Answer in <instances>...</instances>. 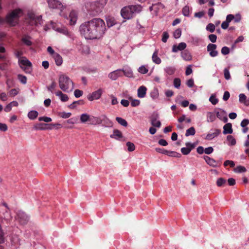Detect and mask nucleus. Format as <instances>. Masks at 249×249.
<instances>
[{
  "label": "nucleus",
  "mask_w": 249,
  "mask_h": 249,
  "mask_svg": "<svg viewBox=\"0 0 249 249\" xmlns=\"http://www.w3.org/2000/svg\"><path fill=\"white\" fill-rule=\"evenodd\" d=\"M83 104H84V101L83 100H79L77 101H74L72 104H71L70 106H69V107L71 109H74L76 107L77 105H83Z\"/></svg>",
  "instance_id": "nucleus-37"
},
{
  "label": "nucleus",
  "mask_w": 249,
  "mask_h": 249,
  "mask_svg": "<svg viewBox=\"0 0 249 249\" xmlns=\"http://www.w3.org/2000/svg\"><path fill=\"white\" fill-rule=\"evenodd\" d=\"M226 183V180L223 178H218L216 180V185L218 187L223 186Z\"/></svg>",
  "instance_id": "nucleus-34"
},
{
  "label": "nucleus",
  "mask_w": 249,
  "mask_h": 249,
  "mask_svg": "<svg viewBox=\"0 0 249 249\" xmlns=\"http://www.w3.org/2000/svg\"><path fill=\"white\" fill-rule=\"evenodd\" d=\"M159 114L157 113H153L150 117V121L152 125L154 127H160L161 126L160 122L158 120Z\"/></svg>",
  "instance_id": "nucleus-10"
},
{
  "label": "nucleus",
  "mask_w": 249,
  "mask_h": 249,
  "mask_svg": "<svg viewBox=\"0 0 249 249\" xmlns=\"http://www.w3.org/2000/svg\"><path fill=\"white\" fill-rule=\"evenodd\" d=\"M107 0H98L93 2H87L85 7L88 13L91 16H95L100 13Z\"/></svg>",
  "instance_id": "nucleus-2"
},
{
  "label": "nucleus",
  "mask_w": 249,
  "mask_h": 249,
  "mask_svg": "<svg viewBox=\"0 0 249 249\" xmlns=\"http://www.w3.org/2000/svg\"><path fill=\"white\" fill-rule=\"evenodd\" d=\"M239 102L242 103H244L246 105H248L249 104L247 103L246 101L247 97L246 96L243 94L241 93L239 94Z\"/></svg>",
  "instance_id": "nucleus-40"
},
{
  "label": "nucleus",
  "mask_w": 249,
  "mask_h": 249,
  "mask_svg": "<svg viewBox=\"0 0 249 249\" xmlns=\"http://www.w3.org/2000/svg\"><path fill=\"white\" fill-rule=\"evenodd\" d=\"M22 12L20 9H16L9 13L5 18V21L12 26H15L18 23L19 18V14Z\"/></svg>",
  "instance_id": "nucleus-4"
},
{
  "label": "nucleus",
  "mask_w": 249,
  "mask_h": 249,
  "mask_svg": "<svg viewBox=\"0 0 249 249\" xmlns=\"http://www.w3.org/2000/svg\"><path fill=\"white\" fill-rule=\"evenodd\" d=\"M142 9L140 5H132L124 7L121 11L122 17L126 19H129L139 13Z\"/></svg>",
  "instance_id": "nucleus-3"
},
{
  "label": "nucleus",
  "mask_w": 249,
  "mask_h": 249,
  "mask_svg": "<svg viewBox=\"0 0 249 249\" xmlns=\"http://www.w3.org/2000/svg\"><path fill=\"white\" fill-rule=\"evenodd\" d=\"M186 47V44L184 42H181L178 45H174L172 47V52L176 53L178 51L184 50Z\"/></svg>",
  "instance_id": "nucleus-17"
},
{
  "label": "nucleus",
  "mask_w": 249,
  "mask_h": 249,
  "mask_svg": "<svg viewBox=\"0 0 249 249\" xmlns=\"http://www.w3.org/2000/svg\"><path fill=\"white\" fill-rule=\"evenodd\" d=\"M207 121L208 122H213L216 119V115L212 112H208L207 113Z\"/></svg>",
  "instance_id": "nucleus-30"
},
{
  "label": "nucleus",
  "mask_w": 249,
  "mask_h": 249,
  "mask_svg": "<svg viewBox=\"0 0 249 249\" xmlns=\"http://www.w3.org/2000/svg\"><path fill=\"white\" fill-rule=\"evenodd\" d=\"M203 158L208 164L213 167L216 166L217 162L213 159L207 156H204Z\"/></svg>",
  "instance_id": "nucleus-24"
},
{
  "label": "nucleus",
  "mask_w": 249,
  "mask_h": 249,
  "mask_svg": "<svg viewBox=\"0 0 249 249\" xmlns=\"http://www.w3.org/2000/svg\"><path fill=\"white\" fill-rule=\"evenodd\" d=\"M158 51L156 50L153 53L152 57V61L156 64H160L161 63L160 58L158 56Z\"/></svg>",
  "instance_id": "nucleus-28"
},
{
  "label": "nucleus",
  "mask_w": 249,
  "mask_h": 249,
  "mask_svg": "<svg viewBox=\"0 0 249 249\" xmlns=\"http://www.w3.org/2000/svg\"><path fill=\"white\" fill-rule=\"evenodd\" d=\"M165 72L169 75H173L175 71V68L172 67H167L164 69Z\"/></svg>",
  "instance_id": "nucleus-41"
},
{
  "label": "nucleus",
  "mask_w": 249,
  "mask_h": 249,
  "mask_svg": "<svg viewBox=\"0 0 249 249\" xmlns=\"http://www.w3.org/2000/svg\"><path fill=\"white\" fill-rule=\"evenodd\" d=\"M182 14L184 16H189V8L187 6H185L182 9Z\"/></svg>",
  "instance_id": "nucleus-54"
},
{
  "label": "nucleus",
  "mask_w": 249,
  "mask_h": 249,
  "mask_svg": "<svg viewBox=\"0 0 249 249\" xmlns=\"http://www.w3.org/2000/svg\"><path fill=\"white\" fill-rule=\"evenodd\" d=\"M31 18L33 19L35 21V24H40L42 22V16H39L36 17L35 15L31 16Z\"/></svg>",
  "instance_id": "nucleus-36"
},
{
  "label": "nucleus",
  "mask_w": 249,
  "mask_h": 249,
  "mask_svg": "<svg viewBox=\"0 0 249 249\" xmlns=\"http://www.w3.org/2000/svg\"><path fill=\"white\" fill-rule=\"evenodd\" d=\"M49 7L53 9H57L61 11L63 9V5L59 0H47Z\"/></svg>",
  "instance_id": "nucleus-9"
},
{
  "label": "nucleus",
  "mask_w": 249,
  "mask_h": 249,
  "mask_svg": "<svg viewBox=\"0 0 249 249\" xmlns=\"http://www.w3.org/2000/svg\"><path fill=\"white\" fill-rule=\"evenodd\" d=\"M247 171L246 168L242 166H238L235 169V171L238 173H243Z\"/></svg>",
  "instance_id": "nucleus-50"
},
{
  "label": "nucleus",
  "mask_w": 249,
  "mask_h": 249,
  "mask_svg": "<svg viewBox=\"0 0 249 249\" xmlns=\"http://www.w3.org/2000/svg\"><path fill=\"white\" fill-rule=\"evenodd\" d=\"M181 35V30L179 28L177 29L174 32L173 36L175 38H179L180 37Z\"/></svg>",
  "instance_id": "nucleus-49"
},
{
  "label": "nucleus",
  "mask_w": 249,
  "mask_h": 249,
  "mask_svg": "<svg viewBox=\"0 0 249 249\" xmlns=\"http://www.w3.org/2000/svg\"><path fill=\"white\" fill-rule=\"evenodd\" d=\"M215 29L214 25L213 23H209L206 26V30L211 33H213Z\"/></svg>",
  "instance_id": "nucleus-46"
},
{
  "label": "nucleus",
  "mask_w": 249,
  "mask_h": 249,
  "mask_svg": "<svg viewBox=\"0 0 249 249\" xmlns=\"http://www.w3.org/2000/svg\"><path fill=\"white\" fill-rule=\"evenodd\" d=\"M106 25L100 18H94L82 23L79 31L86 39H93L100 38L105 33Z\"/></svg>",
  "instance_id": "nucleus-1"
},
{
  "label": "nucleus",
  "mask_w": 249,
  "mask_h": 249,
  "mask_svg": "<svg viewBox=\"0 0 249 249\" xmlns=\"http://www.w3.org/2000/svg\"><path fill=\"white\" fill-rule=\"evenodd\" d=\"M55 94L56 96H58L60 97V100L62 102H66L69 100V97L68 95L63 93L60 90H58V91L56 92Z\"/></svg>",
  "instance_id": "nucleus-29"
},
{
  "label": "nucleus",
  "mask_w": 249,
  "mask_h": 249,
  "mask_svg": "<svg viewBox=\"0 0 249 249\" xmlns=\"http://www.w3.org/2000/svg\"><path fill=\"white\" fill-rule=\"evenodd\" d=\"M233 132L232 124L231 123H227L223 126V133L224 134H231Z\"/></svg>",
  "instance_id": "nucleus-21"
},
{
  "label": "nucleus",
  "mask_w": 249,
  "mask_h": 249,
  "mask_svg": "<svg viewBox=\"0 0 249 249\" xmlns=\"http://www.w3.org/2000/svg\"><path fill=\"white\" fill-rule=\"evenodd\" d=\"M123 75V71L122 70H117L114 71L108 74V77L112 80H115L118 77Z\"/></svg>",
  "instance_id": "nucleus-13"
},
{
  "label": "nucleus",
  "mask_w": 249,
  "mask_h": 249,
  "mask_svg": "<svg viewBox=\"0 0 249 249\" xmlns=\"http://www.w3.org/2000/svg\"><path fill=\"white\" fill-rule=\"evenodd\" d=\"M138 71L142 74H145L148 72V69L145 66H142L139 68Z\"/></svg>",
  "instance_id": "nucleus-55"
},
{
  "label": "nucleus",
  "mask_w": 249,
  "mask_h": 249,
  "mask_svg": "<svg viewBox=\"0 0 249 249\" xmlns=\"http://www.w3.org/2000/svg\"><path fill=\"white\" fill-rule=\"evenodd\" d=\"M58 115L59 117H60L62 118L67 119V118H69L71 115V113H70V112L67 113L65 112H59L58 114Z\"/></svg>",
  "instance_id": "nucleus-45"
},
{
  "label": "nucleus",
  "mask_w": 249,
  "mask_h": 249,
  "mask_svg": "<svg viewBox=\"0 0 249 249\" xmlns=\"http://www.w3.org/2000/svg\"><path fill=\"white\" fill-rule=\"evenodd\" d=\"M195 133H196L195 129L194 127L192 126L186 130V133H185V136L186 137H188L190 135L193 136L195 134Z\"/></svg>",
  "instance_id": "nucleus-38"
},
{
  "label": "nucleus",
  "mask_w": 249,
  "mask_h": 249,
  "mask_svg": "<svg viewBox=\"0 0 249 249\" xmlns=\"http://www.w3.org/2000/svg\"><path fill=\"white\" fill-rule=\"evenodd\" d=\"M123 71V75H125L127 77H133V72L132 71L130 70H122Z\"/></svg>",
  "instance_id": "nucleus-43"
},
{
  "label": "nucleus",
  "mask_w": 249,
  "mask_h": 249,
  "mask_svg": "<svg viewBox=\"0 0 249 249\" xmlns=\"http://www.w3.org/2000/svg\"><path fill=\"white\" fill-rule=\"evenodd\" d=\"M209 101L213 105L217 104L218 102V99L217 98H216V97L213 95H212L210 97Z\"/></svg>",
  "instance_id": "nucleus-56"
},
{
  "label": "nucleus",
  "mask_w": 249,
  "mask_h": 249,
  "mask_svg": "<svg viewBox=\"0 0 249 249\" xmlns=\"http://www.w3.org/2000/svg\"><path fill=\"white\" fill-rule=\"evenodd\" d=\"M186 147H182L181 148V152L183 155H187L189 154L191 150L195 148V145L190 142H186L185 143Z\"/></svg>",
  "instance_id": "nucleus-15"
},
{
  "label": "nucleus",
  "mask_w": 249,
  "mask_h": 249,
  "mask_svg": "<svg viewBox=\"0 0 249 249\" xmlns=\"http://www.w3.org/2000/svg\"><path fill=\"white\" fill-rule=\"evenodd\" d=\"M38 120L39 121H44L45 122H51L52 121V119L50 117H46V116H44V117H40L38 118Z\"/></svg>",
  "instance_id": "nucleus-60"
},
{
  "label": "nucleus",
  "mask_w": 249,
  "mask_h": 249,
  "mask_svg": "<svg viewBox=\"0 0 249 249\" xmlns=\"http://www.w3.org/2000/svg\"><path fill=\"white\" fill-rule=\"evenodd\" d=\"M181 56L186 61H189L192 59V56L187 50H185L181 53Z\"/></svg>",
  "instance_id": "nucleus-31"
},
{
  "label": "nucleus",
  "mask_w": 249,
  "mask_h": 249,
  "mask_svg": "<svg viewBox=\"0 0 249 249\" xmlns=\"http://www.w3.org/2000/svg\"><path fill=\"white\" fill-rule=\"evenodd\" d=\"M90 115L87 113L82 114L80 116V121L82 123H85L86 122H89V119Z\"/></svg>",
  "instance_id": "nucleus-32"
},
{
  "label": "nucleus",
  "mask_w": 249,
  "mask_h": 249,
  "mask_svg": "<svg viewBox=\"0 0 249 249\" xmlns=\"http://www.w3.org/2000/svg\"><path fill=\"white\" fill-rule=\"evenodd\" d=\"M101 124V121L100 120V117H94L93 116L89 117V124L92 125L100 124Z\"/></svg>",
  "instance_id": "nucleus-20"
},
{
  "label": "nucleus",
  "mask_w": 249,
  "mask_h": 249,
  "mask_svg": "<svg viewBox=\"0 0 249 249\" xmlns=\"http://www.w3.org/2000/svg\"><path fill=\"white\" fill-rule=\"evenodd\" d=\"M180 79L178 78H176L174 80V86L175 88L178 89L180 86Z\"/></svg>",
  "instance_id": "nucleus-52"
},
{
  "label": "nucleus",
  "mask_w": 249,
  "mask_h": 249,
  "mask_svg": "<svg viewBox=\"0 0 249 249\" xmlns=\"http://www.w3.org/2000/svg\"><path fill=\"white\" fill-rule=\"evenodd\" d=\"M31 39V37L30 36L27 35H24L21 38V41L26 46H30L33 44V42Z\"/></svg>",
  "instance_id": "nucleus-23"
},
{
  "label": "nucleus",
  "mask_w": 249,
  "mask_h": 249,
  "mask_svg": "<svg viewBox=\"0 0 249 249\" xmlns=\"http://www.w3.org/2000/svg\"><path fill=\"white\" fill-rule=\"evenodd\" d=\"M249 124V120L248 119H245L241 123V126L242 127H245Z\"/></svg>",
  "instance_id": "nucleus-63"
},
{
  "label": "nucleus",
  "mask_w": 249,
  "mask_h": 249,
  "mask_svg": "<svg viewBox=\"0 0 249 249\" xmlns=\"http://www.w3.org/2000/svg\"><path fill=\"white\" fill-rule=\"evenodd\" d=\"M38 112L36 111L32 110L28 113V116L31 120L35 119L38 116Z\"/></svg>",
  "instance_id": "nucleus-35"
},
{
  "label": "nucleus",
  "mask_w": 249,
  "mask_h": 249,
  "mask_svg": "<svg viewBox=\"0 0 249 249\" xmlns=\"http://www.w3.org/2000/svg\"><path fill=\"white\" fill-rule=\"evenodd\" d=\"M216 45L214 44L210 43L207 46V51L209 52L210 55L211 57H215L216 56L218 53L217 51H216Z\"/></svg>",
  "instance_id": "nucleus-12"
},
{
  "label": "nucleus",
  "mask_w": 249,
  "mask_h": 249,
  "mask_svg": "<svg viewBox=\"0 0 249 249\" xmlns=\"http://www.w3.org/2000/svg\"><path fill=\"white\" fill-rule=\"evenodd\" d=\"M150 95L151 97L153 99H156L158 98L159 96V92L158 89L156 88L154 89L153 90L151 91Z\"/></svg>",
  "instance_id": "nucleus-47"
},
{
  "label": "nucleus",
  "mask_w": 249,
  "mask_h": 249,
  "mask_svg": "<svg viewBox=\"0 0 249 249\" xmlns=\"http://www.w3.org/2000/svg\"><path fill=\"white\" fill-rule=\"evenodd\" d=\"M216 117L218 118L219 120L222 121L224 123L228 122V118L227 113L224 110L220 109L219 111L215 112Z\"/></svg>",
  "instance_id": "nucleus-14"
},
{
  "label": "nucleus",
  "mask_w": 249,
  "mask_h": 249,
  "mask_svg": "<svg viewBox=\"0 0 249 249\" xmlns=\"http://www.w3.org/2000/svg\"><path fill=\"white\" fill-rule=\"evenodd\" d=\"M227 140L229 142V145H235L236 140L231 135H228L227 137Z\"/></svg>",
  "instance_id": "nucleus-39"
},
{
  "label": "nucleus",
  "mask_w": 249,
  "mask_h": 249,
  "mask_svg": "<svg viewBox=\"0 0 249 249\" xmlns=\"http://www.w3.org/2000/svg\"><path fill=\"white\" fill-rule=\"evenodd\" d=\"M164 8V6L160 2H158L155 4H153L150 7L149 9L151 11H153L156 14H157L159 11Z\"/></svg>",
  "instance_id": "nucleus-16"
},
{
  "label": "nucleus",
  "mask_w": 249,
  "mask_h": 249,
  "mask_svg": "<svg viewBox=\"0 0 249 249\" xmlns=\"http://www.w3.org/2000/svg\"><path fill=\"white\" fill-rule=\"evenodd\" d=\"M147 89L145 87L142 86L139 88L138 89V96L142 98L145 96Z\"/></svg>",
  "instance_id": "nucleus-22"
},
{
  "label": "nucleus",
  "mask_w": 249,
  "mask_h": 249,
  "mask_svg": "<svg viewBox=\"0 0 249 249\" xmlns=\"http://www.w3.org/2000/svg\"><path fill=\"white\" fill-rule=\"evenodd\" d=\"M53 57L54 58L56 65L60 66L62 64L63 62V59L59 54L56 53L54 54V55L53 56Z\"/></svg>",
  "instance_id": "nucleus-27"
},
{
  "label": "nucleus",
  "mask_w": 249,
  "mask_h": 249,
  "mask_svg": "<svg viewBox=\"0 0 249 249\" xmlns=\"http://www.w3.org/2000/svg\"><path fill=\"white\" fill-rule=\"evenodd\" d=\"M229 53H230V49L228 47L225 46V47H223L221 49V53L223 54L226 55V54H229Z\"/></svg>",
  "instance_id": "nucleus-61"
},
{
  "label": "nucleus",
  "mask_w": 249,
  "mask_h": 249,
  "mask_svg": "<svg viewBox=\"0 0 249 249\" xmlns=\"http://www.w3.org/2000/svg\"><path fill=\"white\" fill-rule=\"evenodd\" d=\"M20 68L27 73H30L32 71V63L25 57H22L18 60Z\"/></svg>",
  "instance_id": "nucleus-7"
},
{
  "label": "nucleus",
  "mask_w": 249,
  "mask_h": 249,
  "mask_svg": "<svg viewBox=\"0 0 249 249\" xmlns=\"http://www.w3.org/2000/svg\"><path fill=\"white\" fill-rule=\"evenodd\" d=\"M83 93V91L77 89L75 90V91L74 92V95L75 97L79 98L82 95Z\"/></svg>",
  "instance_id": "nucleus-59"
},
{
  "label": "nucleus",
  "mask_w": 249,
  "mask_h": 249,
  "mask_svg": "<svg viewBox=\"0 0 249 249\" xmlns=\"http://www.w3.org/2000/svg\"><path fill=\"white\" fill-rule=\"evenodd\" d=\"M126 145L129 151L132 152L135 150V146L133 143L128 142L126 143Z\"/></svg>",
  "instance_id": "nucleus-44"
},
{
  "label": "nucleus",
  "mask_w": 249,
  "mask_h": 249,
  "mask_svg": "<svg viewBox=\"0 0 249 249\" xmlns=\"http://www.w3.org/2000/svg\"><path fill=\"white\" fill-rule=\"evenodd\" d=\"M116 120L117 122L120 124L121 125L126 127L128 125L127 122L126 121L122 118L117 117L116 118Z\"/></svg>",
  "instance_id": "nucleus-33"
},
{
  "label": "nucleus",
  "mask_w": 249,
  "mask_h": 249,
  "mask_svg": "<svg viewBox=\"0 0 249 249\" xmlns=\"http://www.w3.org/2000/svg\"><path fill=\"white\" fill-rule=\"evenodd\" d=\"M56 87V83L54 81H53L52 82L51 85L50 86L47 87V89L48 91L53 93Z\"/></svg>",
  "instance_id": "nucleus-42"
},
{
  "label": "nucleus",
  "mask_w": 249,
  "mask_h": 249,
  "mask_svg": "<svg viewBox=\"0 0 249 249\" xmlns=\"http://www.w3.org/2000/svg\"><path fill=\"white\" fill-rule=\"evenodd\" d=\"M59 86L64 91H68L70 88L73 89V82L70 78L66 75L62 74L59 77Z\"/></svg>",
  "instance_id": "nucleus-5"
},
{
  "label": "nucleus",
  "mask_w": 249,
  "mask_h": 249,
  "mask_svg": "<svg viewBox=\"0 0 249 249\" xmlns=\"http://www.w3.org/2000/svg\"><path fill=\"white\" fill-rule=\"evenodd\" d=\"M110 137L111 138L118 140L123 137V135L120 130L118 129H114L113 130V133L110 135Z\"/></svg>",
  "instance_id": "nucleus-26"
},
{
  "label": "nucleus",
  "mask_w": 249,
  "mask_h": 249,
  "mask_svg": "<svg viewBox=\"0 0 249 249\" xmlns=\"http://www.w3.org/2000/svg\"><path fill=\"white\" fill-rule=\"evenodd\" d=\"M0 218L4 220L7 223L12 219L10 212L5 203H3L2 206H0Z\"/></svg>",
  "instance_id": "nucleus-6"
},
{
  "label": "nucleus",
  "mask_w": 249,
  "mask_h": 249,
  "mask_svg": "<svg viewBox=\"0 0 249 249\" xmlns=\"http://www.w3.org/2000/svg\"><path fill=\"white\" fill-rule=\"evenodd\" d=\"M16 219L21 224H26L29 220V216L23 211H18L15 217Z\"/></svg>",
  "instance_id": "nucleus-8"
},
{
  "label": "nucleus",
  "mask_w": 249,
  "mask_h": 249,
  "mask_svg": "<svg viewBox=\"0 0 249 249\" xmlns=\"http://www.w3.org/2000/svg\"><path fill=\"white\" fill-rule=\"evenodd\" d=\"M208 37L210 40L213 43H214L216 41L217 36L214 34L210 35Z\"/></svg>",
  "instance_id": "nucleus-62"
},
{
  "label": "nucleus",
  "mask_w": 249,
  "mask_h": 249,
  "mask_svg": "<svg viewBox=\"0 0 249 249\" xmlns=\"http://www.w3.org/2000/svg\"><path fill=\"white\" fill-rule=\"evenodd\" d=\"M107 25L108 27H110L112 26L115 24V22L113 19L110 18L107 20Z\"/></svg>",
  "instance_id": "nucleus-64"
},
{
  "label": "nucleus",
  "mask_w": 249,
  "mask_h": 249,
  "mask_svg": "<svg viewBox=\"0 0 249 249\" xmlns=\"http://www.w3.org/2000/svg\"><path fill=\"white\" fill-rule=\"evenodd\" d=\"M18 79L20 81V82L23 84H25L27 83V77L25 76L22 75L21 74H18Z\"/></svg>",
  "instance_id": "nucleus-48"
},
{
  "label": "nucleus",
  "mask_w": 249,
  "mask_h": 249,
  "mask_svg": "<svg viewBox=\"0 0 249 249\" xmlns=\"http://www.w3.org/2000/svg\"><path fill=\"white\" fill-rule=\"evenodd\" d=\"M103 93V89H99L98 90L93 92L92 94L88 96L89 101H92L94 100L99 99Z\"/></svg>",
  "instance_id": "nucleus-11"
},
{
  "label": "nucleus",
  "mask_w": 249,
  "mask_h": 249,
  "mask_svg": "<svg viewBox=\"0 0 249 249\" xmlns=\"http://www.w3.org/2000/svg\"><path fill=\"white\" fill-rule=\"evenodd\" d=\"M69 19L70 24L71 25H73L75 24L77 21V13L75 11H72L70 13Z\"/></svg>",
  "instance_id": "nucleus-18"
},
{
  "label": "nucleus",
  "mask_w": 249,
  "mask_h": 249,
  "mask_svg": "<svg viewBox=\"0 0 249 249\" xmlns=\"http://www.w3.org/2000/svg\"><path fill=\"white\" fill-rule=\"evenodd\" d=\"M220 132L221 131L220 129H214L213 132H210L207 135L205 139L207 140H211L217 137Z\"/></svg>",
  "instance_id": "nucleus-19"
},
{
  "label": "nucleus",
  "mask_w": 249,
  "mask_h": 249,
  "mask_svg": "<svg viewBox=\"0 0 249 249\" xmlns=\"http://www.w3.org/2000/svg\"><path fill=\"white\" fill-rule=\"evenodd\" d=\"M224 77L226 80H229L231 78V75L229 70L227 68H225L224 70Z\"/></svg>",
  "instance_id": "nucleus-53"
},
{
  "label": "nucleus",
  "mask_w": 249,
  "mask_h": 249,
  "mask_svg": "<svg viewBox=\"0 0 249 249\" xmlns=\"http://www.w3.org/2000/svg\"><path fill=\"white\" fill-rule=\"evenodd\" d=\"M100 120L101 124L103 123L106 126H109L112 125V122L106 115L101 116Z\"/></svg>",
  "instance_id": "nucleus-25"
},
{
  "label": "nucleus",
  "mask_w": 249,
  "mask_h": 249,
  "mask_svg": "<svg viewBox=\"0 0 249 249\" xmlns=\"http://www.w3.org/2000/svg\"><path fill=\"white\" fill-rule=\"evenodd\" d=\"M169 36L167 32H164L162 34V37L161 40L162 42L165 43L167 42V39H168Z\"/></svg>",
  "instance_id": "nucleus-57"
},
{
  "label": "nucleus",
  "mask_w": 249,
  "mask_h": 249,
  "mask_svg": "<svg viewBox=\"0 0 249 249\" xmlns=\"http://www.w3.org/2000/svg\"><path fill=\"white\" fill-rule=\"evenodd\" d=\"M156 151L158 153H161L164 155H167V154H169V151L164 148H156Z\"/></svg>",
  "instance_id": "nucleus-51"
},
{
  "label": "nucleus",
  "mask_w": 249,
  "mask_h": 249,
  "mask_svg": "<svg viewBox=\"0 0 249 249\" xmlns=\"http://www.w3.org/2000/svg\"><path fill=\"white\" fill-rule=\"evenodd\" d=\"M230 165L231 167H233L235 166L234 162L232 160H227L224 163V166Z\"/></svg>",
  "instance_id": "nucleus-58"
}]
</instances>
